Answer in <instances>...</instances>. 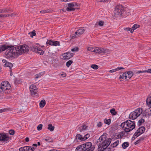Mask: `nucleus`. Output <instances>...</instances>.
I'll return each instance as SVG.
<instances>
[{
    "instance_id": "1",
    "label": "nucleus",
    "mask_w": 151,
    "mask_h": 151,
    "mask_svg": "<svg viewBox=\"0 0 151 151\" xmlns=\"http://www.w3.org/2000/svg\"><path fill=\"white\" fill-rule=\"evenodd\" d=\"M29 50V47L26 45L12 47L9 51V56L13 57V58L18 57L24 53L28 52Z\"/></svg>"
},
{
    "instance_id": "2",
    "label": "nucleus",
    "mask_w": 151,
    "mask_h": 151,
    "mask_svg": "<svg viewBox=\"0 0 151 151\" xmlns=\"http://www.w3.org/2000/svg\"><path fill=\"white\" fill-rule=\"evenodd\" d=\"M107 135L104 133L97 140V143L99 145L98 149L101 151H103L110 144L111 139L107 137Z\"/></svg>"
},
{
    "instance_id": "3",
    "label": "nucleus",
    "mask_w": 151,
    "mask_h": 151,
    "mask_svg": "<svg viewBox=\"0 0 151 151\" xmlns=\"http://www.w3.org/2000/svg\"><path fill=\"white\" fill-rule=\"evenodd\" d=\"M94 148L91 142H87L77 147L76 151H93Z\"/></svg>"
},
{
    "instance_id": "4",
    "label": "nucleus",
    "mask_w": 151,
    "mask_h": 151,
    "mask_svg": "<svg viewBox=\"0 0 151 151\" xmlns=\"http://www.w3.org/2000/svg\"><path fill=\"white\" fill-rule=\"evenodd\" d=\"M121 126L126 132H129L135 128V123L130 120H128L122 123Z\"/></svg>"
},
{
    "instance_id": "5",
    "label": "nucleus",
    "mask_w": 151,
    "mask_h": 151,
    "mask_svg": "<svg viewBox=\"0 0 151 151\" xmlns=\"http://www.w3.org/2000/svg\"><path fill=\"white\" fill-rule=\"evenodd\" d=\"M124 11L123 6L121 5H118L115 7L114 11V16L115 17H120Z\"/></svg>"
},
{
    "instance_id": "6",
    "label": "nucleus",
    "mask_w": 151,
    "mask_h": 151,
    "mask_svg": "<svg viewBox=\"0 0 151 151\" xmlns=\"http://www.w3.org/2000/svg\"><path fill=\"white\" fill-rule=\"evenodd\" d=\"M142 111L141 108H138L136 109L134 111L130 113L129 118L131 119H136L142 113Z\"/></svg>"
},
{
    "instance_id": "7",
    "label": "nucleus",
    "mask_w": 151,
    "mask_h": 151,
    "mask_svg": "<svg viewBox=\"0 0 151 151\" xmlns=\"http://www.w3.org/2000/svg\"><path fill=\"white\" fill-rule=\"evenodd\" d=\"M12 47H14V46H9L7 45H1L0 47V53L1 52H3L6 50L5 52V55L6 57L9 58H13V57L9 55V51L10 50L11 48Z\"/></svg>"
},
{
    "instance_id": "8",
    "label": "nucleus",
    "mask_w": 151,
    "mask_h": 151,
    "mask_svg": "<svg viewBox=\"0 0 151 151\" xmlns=\"http://www.w3.org/2000/svg\"><path fill=\"white\" fill-rule=\"evenodd\" d=\"M11 86L9 82L6 81L2 82L0 85V92L9 89Z\"/></svg>"
},
{
    "instance_id": "9",
    "label": "nucleus",
    "mask_w": 151,
    "mask_h": 151,
    "mask_svg": "<svg viewBox=\"0 0 151 151\" xmlns=\"http://www.w3.org/2000/svg\"><path fill=\"white\" fill-rule=\"evenodd\" d=\"M133 73L132 71H129L126 72L123 74L122 76H121L119 78L124 79L126 80H129L133 76Z\"/></svg>"
},
{
    "instance_id": "10",
    "label": "nucleus",
    "mask_w": 151,
    "mask_h": 151,
    "mask_svg": "<svg viewBox=\"0 0 151 151\" xmlns=\"http://www.w3.org/2000/svg\"><path fill=\"white\" fill-rule=\"evenodd\" d=\"M68 7L66 8V10L68 12L74 11L75 10L76 6H79L77 3L76 2H72L67 4Z\"/></svg>"
},
{
    "instance_id": "11",
    "label": "nucleus",
    "mask_w": 151,
    "mask_h": 151,
    "mask_svg": "<svg viewBox=\"0 0 151 151\" xmlns=\"http://www.w3.org/2000/svg\"><path fill=\"white\" fill-rule=\"evenodd\" d=\"M145 128L144 127H141L136 131L134 134V136H136V137H138L139 136L143 133L145 131Z\"/></svg>"
},
{
    "instance_id": "12",
    "label": "nucleus",
    "mask_w": 151,
    "mask_h": 151,
    "mask_svg": "<svg viewBox=\"0 0 151 151\" xmlns=\"http://www.w3.org/2000/svg\"><path fill=\"white\" fill-rule=\"evenodd\" d=\"M31 50L32 51L37 52L40 55H42L44 52L42 50L36 46L32 47Z\"/></svg>"
},
{
    "instance_id": "13",
    "label": "nucleus",
    "mask_w": 151,
    "mask_h": 151,
    "mask_svg": "<svg viewBox=\"0 0 151 151\" xmlns=\"http://www.w3.org/2000/svg\"><path fill=\"white\" fill-rule=\"evenodd\" d=\"M9 136L5 133H0V141L4 142H8L9 140Z\"/></svg>"
},
{
    "instance_id": "14",
    "label": "nucleus",
    "mask_w": 151,
    "mask_h": 151,
    "mask_svg": "<svg viewBox=\"0 0 151 151\" xmlns=\"http://www.w3.org/2000/svg\"><path fill=\"white\" fill-rule=\"evenodd\" d=\"M30 91L32 94H35L37 92V90L36 86L34 85H31L29 87Z\"/></svg>"
},
{
    "instance_id": "15",
    "label": "nucleus",
    "mask_w": 151,
    "mask_h": 151,
    "mask_svg": "<svg viewBox=\"0 0 151 151\" xmlns=\"http://www.w3.org/2000/svg\"><path fill=\"white\" fill-rule=\"evenodd\" d=\"M73 55L72 53H70L69 52H67L64 53L63 56V59H69L72 58Z\"/></svg>"
},
{
    "instance_id": "16",
    "label": "nucleus",
    "mask_w": 151,
    "mask_h": 151,
    "mask_svg": "<svg viewBox=\"0 0 151 151\" xmlns=\"http://www.w3.org/2000/svg\"><path fill=\"white\" fill-rule=\"evenodd\" d=\"M34 149L33 147L32 148L29 146H27L21 147L19 149V151H33Z\"/></svg>"
},
{
    "instance_id": "17",
    "label": "nucleus",
    "mask_w": 151,
    "mask_h": 151,
    "mask_svg": "<svg viewBox=\"0 0 151 151\" xmlns=\"http://www.w3.org/2000/svg\"><path fill=\"white\" fill-rule=\"evenodd\" d=\"M105 50L103 48L95 47V52L96 53L99 54H102L105 53Z\"/></svg>"
},
{
    "instance_id": "18",
    "label": "nucleus",
    "mask_w": 151,
    "mask_h": 151,
    "mask_svg": "<svg viewBox=\"0 0 151 151\" xmlns=\"http://www.w3.org/2000/svg\"><path fill=\"white\" fill-rule=\"evenodd\" d=\"M85 31V30L83 28H81L78 29L77 31L75 32V34L77 35V37H78L80 35L83 34Z\"/></svg>"
},
{
    "instance_id": "19",
    "label": "nucleus",
    "mask_w": 151,
    "mask_h": 151,
    "mask_svg": "<svg viewBox=\"0 0 151 151\" xmlns=\"http://www.w3.org/2000/svg\"><path fill=\"white\" fill-rule=\"evenodd\" d=\"M11 11L10 9L9 8H4L3 9H0V13H6L9 11Z\"/></svg>"
},
{
    "instance_id": "20",
    "label": "nucleus",
    "mask_w": 151,
    "mask_h": 151,
    "mask_svg": "<svg viewBox=\"0 0 151 151\" xmlns=\"http://www.w3.org/2000/svg\"><path fill=\"white\" fill-rule=\"evenodd\" d=\"M146 103L148 107L151 108V97L148 98L146 100Z\"/></svg>"
},
{
    "instance_id": "21",
    "label": "nucleus",
    "mask_w": 151,
    "mask_h": 151,
    "mask_svg": "<svg viewBox=\"0 0 151 151\" xmlns=\"http://www.w3.org/2000/svg\"><path fill=\"white\" fill-rule=\"evenodd\" d=\"M139 25L137 24H134L133 27L131 28V29L130 30V32L131 33H132L133 32L134 30L136 29L137 28L139 27Z\"/></svg>"
},
{
    "instance_id": "22",
    "label": "nucleus",
    "mask_w": 151,
    "mask_h": 151,
    "mask_svg": "<svg viewBox=\"0 0 151 151\" xmlns=\"http://www.w3.org/2000/svg\"><path fill=\"white\" fill-rule=\"evenodd\" d=\"M119 143V141L116 140L110 145V147L111 148H113L114 147H115L118 145Z\"/></svg>"
},
{
    "instance_id": "23",
    "label": "nucleus",
    "mask_w": 151,
    "mask_h": 151,
    "mask_svg": "<svg viewBox=\"0 0 151 151\" xmlns=\"http://www.w3.org/2000/svg\"><path fill=\"white\" fill-rule=\"evenodd\" d=\"M124 69V68L123 67H118L116 69L110 70L109 71V72L111 73H113V72H114L117 71H118L119 70H122V69Z\"/></svg>"
},
{
    "instance_id": "24",
    "label": "nucleus",
    "mask_w": 151,
    "mask_h": 151,
    "mask_svg": "<svg viewBox=\"0 0 151 151\" xmlns=\"http://www.w3.org/2000/svg\"><path fill=\"white\" fill-rule=\"evenodd\" d=\"M46 104V102L45 100H42L40 102L39 105L41 107H43Z\"/></svg>"
},
{
    "instance_id": "25",
    "label": "nucleus",
    "mask_w": 151,
    "mask_h": 151,
    "mask_svg": "<svg viewBox=\"0 0 151 151\" xmlns=\"http://www.w3.org/2000/svg\"><path fill=\"white\" fill-rule=\"evenodd\" d=\"M4 66L6 67H9L10 69H11L13 67V65L12 64L9 62H7V63H5Z\"/></svg>"
},
{
    "instance_id": "26",
    "label": "nucleus",
    "mask_w": 151,
    "mask_h": 151,
    "mask_svg": "<svg viewBox=\"0 0 151 151\" xmlns=\"http://www.w3.org/2000/svg\"><path fill=\"white\" fill-rule=\"evenodd\" d=\"M76 139L80 140L81 141H84L83 137L80 134H77L76 137Z\"/></svg>"
},
{
    "instance_id": "27",
    "label": "nucleus",
    "mask_w": 151,
    "mask_h": 151,
    "mask_svg": "<svg viewBox=\"0 0 151 151\" xmlns=\"http://www.w3.org/2000/svg\"><path fill=\"white\" fill-rule=\"evenodd\" d=\"M55 127L53 126L51 124H49L48 125L47 129L51 131H52L54 130Z\"/></svg>"
},
{
    "instance_id": "28",
    "label": "nucleus",
    "mask_w": 151,
    "mask_h": 151,
    "mask_svg": "<svg viewBox=\"0 0 151 151\" xmlns=\"http://www.w3.org/2000/svg\"><path fill=\"white\" fill-rule=\"evenodd\" d=\"M16 14H15L12 13L11 14H4V15H2V17H6L9 16H11L12 17H15Z\"/></svg>"
},
{
    "instance_id": "29",
    "label": "nucleus",
    "mask_w": 151,
    "mask_h": 151,
    "mask_svg": "<svg viewBox=\"0 0 151 151\" xmlns=\"http://www.w3.org/2000/svg\"><path fill=\"white\" fill-rule=\"evenodd\" d=\"M129 145V143L127 142H124L122 145V147L123 149H125Z\"/></svg>"
},
{
    "instance_id": "30",
    "label": "nucleus",
    "mask_w": 151,
    "mask_h": 151,
    "mask_svg": "<svg viewBox=\"0 0 151 151\" xmlns=\"http://www.w3.org/2000/svg\"><path fill=\"white\" fill-rule=\"evenodd\" d=\"M110 112L112 115H115L117 114V112L114 108L111 109L110 110Z\"/></svg>"
},
{
    "instance_id": "31",
    "label": "nucleus",
    "mask_w": 151,
    "mask_h": 151,
    "mask_svg": "<svg viewBox=\"0 0 151 151\" xmlns=\"http://www.w3.org/2000/svg\"><path fill=\"white\" fill-rule=\"evenodd\" d=\"M87 127H87L86 125H83L79 128L80 131L81 132L82 131L85 130L86 129Z\"/></svg>"
},
{
    "instance_id": "32",
    "label": "nucleus",
    "mask_w": 151,
    "mask_h": 151,
    "mask_svg": "<svg viewBox=\"0 0 151 151\" xmlns=\"http://www.w3.org/2000/svg\"><path fill=\"white\" fill-rule=\"evenodd\" d=\"M104 22L103 21H100L98 22H97L95 26L96 27V26L99 25L100 26H102L104 24Z\"/></svg>"
},
{
    "instance_id": "33",
    "label": "nucleus",
    "mask_w": 151,
    "mask_h": 151,
    "mask_svg": "<svg viewBox=\"0 0 151 151\" xmlns=\"http://www.w3.org/2000/svg\"><path fill=\"white\" fill-rule=\"evenodd\" d=\"M45 140L46 142H52L53 141L52 139L48 137H47L45 139Z\"/></svg>"
},
{
    "instance_id": "34",
    "label": "nucleus",
    "mask_w": 151,
    "mask_h": 151,
    "mask_svg": "<svg viewBox=\"0 0 151 151\" xmlns=\"http://www.w3.org/2000/svg\"><path fill=\"white\" fill-rule=\"evenodd\" d=\"M95 47H89L87 48V50L88 51H90L92 52H95Z\"/></svg>"
},
{
    "instance_id": "35",
    "label": "nucleus",
    "mask_w": 151,
    "mask_h": 151,
    "mask_svg": "<svg viewBox=\"0 0 151 151\" xmlns=\"http://www.w3.org/2000/svg\"><path fill=\"white\" fill-rule=\"evenodd\" d=\"M53 41L51 40H48L46 42V45H48L49 44L50 45H53Z\"/></svg>"
},
{
    "instance_id": "36",
    "label": "nucleus",
    "mask_w": 151,
    "mask_h": 151,
    "mask_svg": "<svg viewBox=\"0 0 151 151\" xmlns=\"http://www.w3.org/2000/svg\"><path fill=\"white\" fill-rule=\"evenodd\" d=\"M145 122V120L143 119H140L138 122V125L139 126H140L144 122Z\"/></svg>"
},
{
    "instance_id": "37",
    "label": "nucleus",
    "mask_w": 151,
    "mask_h": 151,
    "mask_svg": "<svg viewBox=\"0 0 151 151\" xmlns=\"http://www.w3.org/2000/svg\"><path fill=\"white\" fill-rule=\"evenodd\" d=\"M111 119H105L104 120V122L106 124L109 125L111 123Z\"/></svg>"
},
{
    "instance_id": "38",
    "label": "nucleus",
    "mask_w": 151,
    "mask_h": 151,
    "mask_svg": "<svg viewBox=\"0 0 151 151\" xmlns=\"http://www.w3.org/2000/svg\"><path fill=\"white\" fill-rule=\"evenodd\" d=\"M29 34H30V37H32L33 36H35L36 35L35 31V30H33L31 32L29 33Z\"/></svg>"
},
{
    "instance_id": "39",
    "label": "nucleus",
    "mask_w": 151,
    "mask_h": 151,
    "mask_svg": "<svg viewBox=\"0 0 151 151\" xmlns=\"http://www.w3.org/2000/svg\"><path fill=\"white\" fill-rule=\"evenodd\" d=\"M91 67L94 69L96 70L98 68L99 66L93 64L91 65Z\"/></svg>"
},
{
    "instance_id": "40",
    "label": "nucleus",
    "mask_w": 151,
    "mask_h": 151,
    "mask_svg": "<svg viewBox=\"0 0 151 151\" xmlns=\"http://www.w3.org/2000/svg\"><path fill=\"white\" fill-rule=\"evenodd\" d=\"M73 63V61L71 60H69L66 63V66L67 67H69L70 65Z\"/></svg>"
},
{
    "instance_id": "41",
    "label": "nucleus",
    "mask_w": 151,
    "mask_h": 151,
    "mask_svg": "<svg viewBox=\"0 0 151 151\" xmlns=\"http://www.w3.org/2000/svg\"><path fill=\"white\" fill-rule=\"evenodd\" d=\"M42 124H39L37 127V129L38 130L40 131L42 129Z\"/></svg>"
},
{
    "instance_id": "42",
    "label": "nucleus",
    "mask_w": 151,
    "mask_h": 151,
    "mask_svg": "<svg viewBox=\"0 0 151 151\" xmlns=\"http://www.w3.org/2000/svg\"><path fill=\"white\" fill-rule=\"evenodd\" d=\"M90 135L88 134H86L83 137V140L84 141L86 140L89 137Z\"/></svg>"
},
{
    "instance_id": "43",
    "label": "nucleus",
    "mask_w": 151,
    "mask_h": 151,
    "mask_svg": "<svg viewBox=\"0 0 151 151\" xmlns=\"http://www.w3.org/2000/svg\"><path fill=\"white\" fill-rule=\"evenodd\" d=\"M53 43L52 45L56 46L57 45H59V42L58 41L53 42Z\"/></svg>"
},
{
    "instance_id": "44",
    "label": "nucleus",
    "mask_w": 151,
    "mask_h": 151,
    "mask_svg": "<svg viewBox=\"0 0 151 151\" xmlns=\"http://www.w3.org/2000/svg\"><path fill=\"white\" fill-rule=\"evenodd\" d=\"M124 134V133L123 132H122L120 133L118 135V138H122Z\"/></svg>"
},
{
    "instance_id": "45",
    "label": "nucleus",
    "mask_w": 151,
    "mask_h": 151,
    "mask_svg": "<svg viewBox=\"0 0 151 151\" xmlns=\"http://www.w3.org/2000/svg\"><path fill=\"white\" fill-rule=\"evenodd\" d=\"M9 133L10 134L13 135L14 134V131L13 130H10L9 131Z\"/></svg>"
},
{
    "instance_id": "46",
    "label": "nucleus",
    "mask_w": 151,
    "mask_h": 151,
    "mask_svg": "<svg viewBox=\"0 0 151 151\" xmlns=\"http://www.w3.org/2000/svg\"><path fill=\"white\" fill-rule=\"evenodd\" d=\"M79 48L78 47H75L71 49V51L73 52L78 51V50Z\"/></svg>"
},
{
    "instance_id": "47",
    "label": "nucleus",
    "mask_w": 151,
    "mask_h": 151,
    "mask_svg": "<svg viewBox=\"0 0 151 151\" xmlns=\"http://www.w3.org/2000/svg\"><path fill=\"white\" fill-rule=\"evenodd\" d=\"M49 12L48 10H42L40 11V12L43 14H45Z\"/></svg>"
},
{
    "instance_id": "48",
    "label": "nucleus",
    "mask_w": 151,
    "mask_h": 151,
    "mask_svg": "<svg viewBox=\"0 0 151 151\" xmlns=\"http://www.w3.org/2000/svg\"><path fill=\"white\" fill-rule=\"evenodd\" d=\"M102 125V123L101 122H98L97 124V126L98 127H100Z\"/></svg>"
},
{
    "instance_id": "49",
    "label": "nucleus",
    "mask_w": 151,
    "mask_h": 151,
    "mask_svg": "<svg viewBox=\"0 0 151 151\" xmlns=\"http://www.w3.org/2000/svg\"><path fill=\"white\" fill-rule=\"evenodd\" d=\"M144 72L145 73L147 72L149 73H151V69H149L147 70H144Z\"/></svg>"
},
{
    "instance_id": "50",
    "label": "nucleus",
    "mask_w": 151,
    "mask_h": 151,
    "mask_svg": "<svg viewBox=\"0 0 151 151\" xmlns=\"http://www.w3.org/2000/svg\"><path fill=\"white\" fill-rule=\"evenodd\" d=\"M53 54V53H52L51 50H49V51H48V54L49 56H52Z\"/></svg>"
},
{
    "instance_id": "51",
    "label": "nucleus",
    "mask_w": 151,
    "mask_h": 151,
    "mask_svg": "<svg viewBox=\"0 0 151 151\" xmlns=\"http://www.w3.org/2000/svg\"><path fill=\"white\" fill-rule=\"evenodd\" d=\"M77 37V35L75 34H75H73L71 37V38L72 39L75 38L76 37Z\"/></svg>"
},
{
    "instance_id": "52",
    "label": "nucleus",
    "mask_w": 151,
    "mask_h": 151,
    "mask_svg": "<svg viewBox=\"0 0 151 151\" xmlns=\"http://www.w3.org/2000/svg\"><path fill=\"white\" fill-rule=\"evenodd\" d=\"M145 73L144 71L139 70L136 72V73Z\"/></svg>"
},
{
    "instance_id": "53",
    "label": "nucleus",
    "mask_w": 151,
    "mask_h": 151,
    "mask_svg": "<svg viewBox=\"0 0 151 151\" xmlns=\"http://www.w3.org/2000/svg\"><path fill=\"white\" fill-rule=\"evenodd\" d=\"M131 28H129V27H126L124 29L125 30H129L130 31V30H131Z\"/></svg>"
},
{
    "instance_id": "54",
    "label": "nucleus",
    "mask_w": 151,
    "mask_h": 151,
    "mask_svg": "<svg viewBox=\"0 0 151 151\" xmlns=\"http://www.w3.org/2000/svg\"><path fill=\"white\" fill-rule=\"evenodd\" d=\"M145 137H140L139 139L141 141L145 139Z\"/></svg>"
},
{
    "instance_id": "55",
    "label": "nucleus",
    "mask_w": 151,
    "mask_h": 151,
    "mask_svg": "<svg viewBox=\"0 0 151 151\" xmlns=\"http://www.w3.org/2000/svg\"><path fill=\"white\" fill-rule=\"evenodd\" d=\"M140 142V140L139 139L138 140H137V141H136L135 143L134 144L135 145H137Z\"/></svg>"
},
{
    "instance_id": "56",
    "label": "nucleus",
    "mask_w": 151,
    "mask_h": 151,
    "mask_svg": "<svg viewBox=\"0 0 151 151\" xmlns=\"http://www.w3.org/2000/svg\"><path fill=\"white\" fill-rule=\"evenodd\" d=\"M2 62L3 63H7V62L6 60H5V59H3L2 60Z\"/></svg>"
},
{
    "instance_id": "57",
    "label": "nucleus",
    "mask_w": 151,
    "mask_h": 151,
    "mask_svg": "<svg viewBox=\"0 0 151 151\" xmlns=\"http://www.w3.org/2000/svg\"><path fill=\"white\" fill-rule=\"evenodd\" d=\"M29 141V139L28 137H26L25 138V141L27 142H28Z\"/></svg>"
},
{
    "instance_id": "58",
    "label": "nucleus",
    "mask_w": 151,
    "mask_h": 151,
    "mask_svg": "<svg viewBox=\"0 0 151 151\" xmlns=\"http://www.w3.org/2000/svg\"><path fill=\"white\" fill-rule=\"evenodd\" d=\"M44 73H45V72H43L41 73H40L39 74V75H43L44 74Z\"/></svg>"
},
{
    "instance_id": "59",
    "label": "nucleus",
    "mask_w": 151,
    "mask_h": 151,
    "mask_svg": "<svg viewBox=\"0 0 151 151\" xmlns=\"http://www.w3.org/2000/svg\"><path fill=\"white\" fill-rule=\"evenodd\" d=\"M40 77V75H39V74H38V75H37V76L36 77V78H37Z\"/></svg>"
},
{
    "instance_id": "60",
    "label": "nucleus",
    "mask_w": 151,
    "mask_h": 151,
    "mask_svg": "<svg viewBox=\"0 0 151 151\" xmlns=\"http://www.w3.org/2000/svg\"><path fill=\"white\" fill-rule=\"evenodd\" d=\"M135 138H136V136H134V135L133 137L132 138V139L134 140L135 139Z\"/></svg>"
},
{
    "instance_id": "61",
    "label": "nucleus",
    "mask_w": 151,
    "mask_h": 151,
    "mask_svg": "<svg viewBox=\"0 0 151 151\" xmlns=\"http://www.w3.org/2000/svg\"><path fill=\"white\" fill-rule=\"evenodd\" d=\"M61 76H63L64 77H65V76H66V74H62L61 75Z\"/></svg>"
},
{
    "instance_id": "62",
    "label": "nucleus",
    "mask_w": 151,
    "mask_h": 151,
    "mask_svg": "<svg viewBox=\"0 0 151 151\" xmlns=\"http://www.w3.org/2000/svg\"><path fill=\"white\" fill-rule=\"evenodd\" d=\"M37 145L36 144H34L33 145V146H34L37 147Z\"/></svg>"
},
{
    "instance_id": "63",
    "label": "nucleus",
    "mask_w": 151,
    "mask_h": 151,
    "mask_svg": "<svg viewBox=\"0 0 151 151\" xmlns=\"http://www.w3.org/2000/svg\"><path fill=\"white\" fill-rule=\"evenodd\" d=\"M107 0H101L102 2H106Z\"/></svg>"
},
{
    "instance_id": "64",
    "label": "nucleus",
    "mask_w": 151,
    "mask_h": 151,
    "mask_svg": "<svg viewBox=\"0 0 151 151\" xmlns=\"http://www.w3.org/2000/svg\"><path fill=\"white\" fill-rule=\"evenodd\" d=\"M96 1L98 2H102L101 0H96Z\"/></svg>"
}]
</instances>
